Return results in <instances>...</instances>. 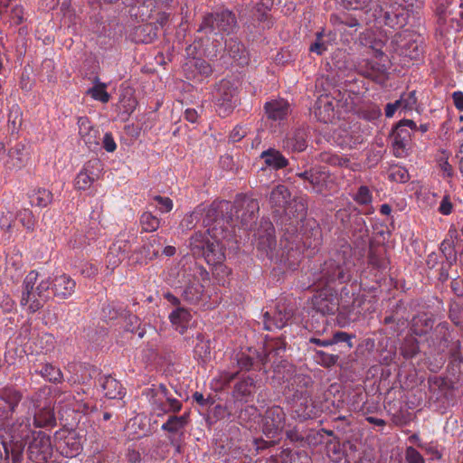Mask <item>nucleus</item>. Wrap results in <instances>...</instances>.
Listing matches in <instances>:
<instances>
[{"instance_id": "f257e3e1", "label": "nucleus", "mask_w": 463, "mask_h": 463, "mask_svg": "<svg viewBox=\"0 0 463 463\" xmlns=\"http://www.w3.org/2000/svg\"><path fill=\"white\" fill-rule=\"evenodd\" d=\"M260 211L258 200L248 195H241L234 203L229 201L213 202L207 209L203 225H213V230L227 232L229 228L241 225L251 229Z\"/></svg>"}, {"instance_id": "f03ea898", "label": "nucleus", "mask_w": 463, "mask_h": 463, "mask_svg": "<svg viewBox=\"0 0 463 463\" xmlns=\"http://www.w3.org/2000/svg\"><path fill=\"white\" fill-rule=\"evenodd\" d=\"M23 397L22 392L12 385L0 388V429L11 439L26 440L34 431L30 414L13 420Z\"/></svg>"}, {"instance_id": "7ed1b4c3", "label": "nucleus", "mask_w": 463, "mask_h": 463, "mask_svg": "<svg viewBox=\"0 0 463 463\" xmlns=\"http://www.w3.org/2000/svg\"><path fill=\"white\" fill-rule=\"evenodd\" d=\"M205 226L209 227L206 232H198L191 237V251L194 257H203L209 265L215 267L216 270L220 269L228 274L227 267L223 266L225 250L220 241V237H225V232L220 229L213 230V225Z\"/></svg>"}, {"instance_id": "20e7f679", "label": "nucleus", "mask_w": 463, "mask_h": 463, "mask_svg": "<svg viewBox=\"0 0 463 463\" xmlns=\"http://www.w3.org/2000/svg\"><path fill=\"white\" fill-rule=\"evenodd\" d=\"M352 266V249L350 245L344 244L332 258L323 263L317 281L325 286L335 281L345 283L351 279Z\"/></svg>"}, {"instance_id": "39448f33", "label": "nucleus", "mask_w": 463, "mask_h": 463, "mask_svg": "<svg viewBox=\"0 0 463 463\" xmlns=\"http://www.w3.org/2000/svg\"><path fill=\"white\" fill-rule=\"evenodd\" d=\"M390 44L394 53L410 60L418 61L423 53L422 42L420 35L410 31L395 33Z\"/></svg>"}, {"instance_id": "423d86ee", "label": "nucleus", "mask_w": 463, "mask_h": 463, "mask_svg": "<svg viewBox=\"0 0 463 463\" xmlns=\"http://www.w3.org/2000/svg\"><path fill=\"white\" fill-rule=\"evenodd\" d=\"M285 412L279 406H273L266 411L263 417L262 431L267 438L272 439V440L257 441L258 449H264L278 443L275 439L281 434L285 427Z\"/></svg>"}, {"instance_id": "0eeeda50", "label": "nucleus", "mask_w": 463, "mask_h": 463, "mask_svg": "<svg viewBox=\"0 0 463 463\" xmlns=\"http://www.w3.org/2000/svg\"><path fill=\"white\" fill-rule=\"evenodd\" d=\"M215 109L222 118L230 115L239 102L238 89L233 82L229 80H222L216 86Z\"/></svg>"}, {"instance_id": "6e6552de", "label": "nucleus", "mask_w": 463, "mask_h": 463, "mask_svg": "<svg viewBox=\"0 0 463 463\" xmlns=\"http://www.w3.org/2000/svg\"><path fill=\"white\" fill-rule=\"evenodd\" d=\"M146 396L149 397L153 410L158 411V415L170 411L178 412L182 408V403L170 394L165 384L153 385L146 391Z\"/></svg>"}, {"instance_id": "1a4fd4ad", "label": "nucleus", "mask_w": 463, "mask_h": 463, "mask_svg": "<svg viewBox=\"0 0 463 463\" xmlns=\"http://www.w3.org/2000/svg\"><path fill=\"white\" fill-rule=\"evenodd\" d=\"M237 26L235 14L229 10L207 14L199 27L198 31L209 29L210 32L218 30L227 34L232 33Z\"/></svg>"}, {"instance_id": "9d476101", "label": "nucleus", "mask_w": 463, "mask_h": 463, "mask_svg": "<svg viewBox=\"0 0 463 463\" xmlns=\"http://www.w3.org/2000/svg\"><path fill=\"white\" fill-rule=\"evenodd\" d=\"M28 458L35 463H44L52 455L51 438L42 430H35L32 434V440L28 444Z\"/></svg>"}, {"instance_id": "9b49d317", "label": "nucleus", "mask_w": 463, "mask_h": 463, "mask_svg": "<svg viewBox=\"0 0 463 463\" xmlns=\"http://www.w3.org/2000/svg\"><path fill=\"white\" fill-rule=\"evenodd\" d=\"M257 241V250L272 259L276 250L275 228L268 219H261L260 226L254 233Z\"/></svg>"}, {"instance_id": "f8f14e48", "label": "nucleus", "mask_w": 463, "mask_h": 463, "mask_svg": "<svg viewBox=\"0 0 463 463\" xmlns=\"http://www.w3.org/2000/svg\"><path fill=\"white\" fill-rule=\"evenodd\" d=\"M410 128L412 131L417 130L416 123L411 119H402L401 120L392 130V146L394 150V155L396 156H402L408 142L411 138V132L408 130Z\"/></svg>"}, {"instance_id": "ddd939ff", "label": "nucleus", "mask_w": 463, "mask_h": 463, "mask_svg": "<svg viewBox=\"0 0 463 463\" xmlns=\"http://www.w3.org/2000/svg\"><path fill=\"white\" fill-rule=\"evenodd\" d=\"M294 309L284 302H279L273 315L265 312L263 315V324L266 330L281 329L292 318Z\"/></svg>"}, {"instance_id": "4468645a", "label": "nucleus", "mask_w": 463, "mask_h": 463, "mask_svg": "<svg viewBox=\"0 0 463 463\" xmlns=\"http://www.w3.org/2000/svg\"><path fill=\"white\" fill-rule=\"evenodd\" d=\"M38 272L36 270H31L24 279L23 282V290L20 303L22 306H28V310L31 313H35L40 310L42 307H33L39 299L40 293H38V289L35 287Z\"/></svg>"}, {"instance_id": "2eb2a0df", "label": "nucleus", "mask_w": 463, "mask_h": 463, "mask_svg": "<svg viewBox=\"0 0 463 463\" xmlns=\"http://www.w3.org/2000/svg\"><path fill=\"white\" fill-rule=\"evenodd\" d=\"M163 244L164 241H162V238L158 235L150 236L146 243L132 253L131 257L134 262L139 265H146L149 261L159 256L160 248Z\"/></svg>"}, {"instance_id": "dca6fc26", "label": "nucleus", "mask_w": 463, "mask_h": 463, "mask_svg": "<svg viewBox=\"0 0 463 463\" xmlns=\"http://www.w3.org/2000/svg\"><path fill=\"white\" fill-rule=\"evenodd\" d=\"M301 240L307 248L317 250L323 241L322 229L314 219H305L300 228Z\"/></svg>"}, {"instance_id": "f3484780", "label": "nucleus", "mask_w": 463, "mask_h": 463, "mask_svg": "<svg viewBox=\"0 0 463 463\" xmlns=\"http://www.w3.org/2000/svg\"><path fill=\"white\" fill-rule=\"evenodd\" d=\"M57 449L66 458H74L81 451L80 437L74 431L57 433Z\"/></svg>"}, {"instance_id": "a211bd4d", "label": "nucleus", "mask_w": 463, "mask_h": 463, "mask_svg": "<svg viewBox=\"0 0 463 463\" xmlns=\"http://www.w3.org/2000/svg\"><path fill=\"white\" fill-rule=\"evenodd\" d=\"M312 305L317 312L324 316L334 315L338 310V299L336 294L331 289L317 292L312 298Z\"/></svg>"}, {"instance_id": "6ab92c4d", "label": "nucleus", "mask_w": 463, "mask_h": 463, "mask_svg": "<svg viewBox=\"0 0 463 463\" xmlns=\"http://www.w3.org/2000/svg\"><path fill=\"white\" fill-rule=\"evenodd\" d=\"M76 281L69 275L62 273L52 280L53 297L60 300H66L75 293Z\"/></svg>"}, {"instance_id": "aec40b11", "label": "nucleus", "mask_w": 463, "mask_h": 463, "mask_svg": "<svg viewBox=\"0 0 463 463\" xmlns=\"http://www.w3.org/2000/svg\"><path fill=\"white\" fill-rule=\"evenodd\" d=\"M367 259L369 266L373 269L383 271L389 268L390 260L387 257V250L381 242L370 241Z\"/></svg>"}, {"instance_id": "412c9836", "label": "nucleus", "mask_w": 463, "mask_h": 463, "mask_svg": "<svg viewBox=\"0 0 463 463\" xmlns=\"http://www.w3.org/2000/svg\"><path fill=\"white\" fill-rule=\"evenodd\" d=\"M7 156L5 167L8 170L21 169L29 160L30 147L26 144L17 143L8 150Z\"/></svg>"}, {"instance_id": "4be33fe9", "label": "nucleus", "mask_w": 463, "mask_h": 463, "mask_svg": "<svg viewBox=\"0 0 463 463\" xmlns=\"http://www.w3.org/2000/svg\"><path fill=\"white\" fill-rule=\"evenodd\" d=\"M307 128L297 127L289 131L283 140V147L292 152H302L307 146Z\"/></svg>"}, {"instance_id": "5701e85b", "label": "nucleus", "mask_w": 463, "mask_h": 463, "mask_svg": "<svg viewBox=\"0 0 463 463\" xmlns=\"http://www.w3.org/2000/svg\"><path fill=\"white\" fill-rule=\"evenodd\" d=\"M325 330L326 328L322 331L317 330L314 335L309 338V343L324 347L334 345L338 343H345L347 351L352 349L353 344L351 340L354 338V335L343 331H337L331 337L320 338L319 336L323 335Z\"/></svg>"}, {"instance_id": "b1692460", "label": "nucleus", "mask_w": 463, "mask_h": 463, "mask_svg": "<svg viewBox=\"0 0 463 463\" xmlns=\"http://www.w3.org/2000/svg\"><path fill=\"white\" fill-rule=\"evenodd\" d=\"M290 197L291 193L287 186L283 184L275 186L269 195V203L273 213L282 215Z\"/></svg>"}, {"instance_id": "393cba45", "label": "nucleus", "mask_w": 463, "mask_h": 463, "mask_svg": "<svg viewBox=\"0 0 463 463\" xmlns=\"http://www.w3.org/2000/svg\"><path fill=\"white\" fill-rule=\"evenodd\" d=\"M286 342L282 338L271 339L266 344L265 353L263 354H258L259 362L265 366L268 363L272 360L282 359V354L286 350Z\"/></svg>"}, {"instance_id": "a878e982", "label": "nucleus", "mask_w": 463, "mask_h": 463, "mask_svg": "<svg viewBox=\"0 0 463 463\" xmlns=\"http://www.w3.org/2000/svg\"><path fill=\"white\" fill-rule=\"evenodd\" d=\"M99 384L104 392V395L109 399H122L125 395V389L121 383L116 378L108 375H101L99 378Z\"/></svg>"}, {"instance_id": "bb28decb", "label": "nucleus", "mask_w": 463, "mask_h": 463, "mask_svg": "<svg viewBox=\"0 0 463 463\" xmlns=\"http://www.w3.org/2000/svg\"><path fill=\"white\" fill-rule=\"evenodd\" d=\"M273 375L271 379L278 384L288 382L295 373V367L284 359L272 360Z\"/></svg>"}, {"instance_id": "cd10ccee", "label": "nucleus", "mask_w": 463, "mask_h": 463, "mask_svg": "<svg viewBox=\"0 0 463 463\" xmlns=\"http://www.w3.org/2000/svg\"><path fill=\"white\" fill-rule=\"evenodd\" d=\"M31 370L51 383H57L62 380L61 371L50 363L35 361L31 365Z\"/></svg>"}, {"instance_id": "c85d7f7f", "label": "nucleus", "mask_w": 463, "mask_h": 463, "mask_svg": "<svg viewBox=\"0 0 463 463\" xmlns=\"http://www.w3.org/2000/svg\"><path fill=\"white\" fill-rule=\"evenodd\" d=\"M56 425V418L52 404L44 403L43 407L35 408L33 412L34 428L54 427Z\"/></svg>"}, {"instance_id": "c756f323", "label": "nucleus", "mask_w": 463, "mask_h": 463, "mask_svg": "<svg viewBox=\"0 0 463 463\" xmlns=\"http://www.w3.org/2000/svg\"><path fill=\"white\" fill-rule=\"evenodd\" d=\"M330 174L322 167H312L308 184L317 194H323L328 189Z\"/></svg>"}, {"instance_id": "7c9ffc66", "label": "nucleus", "mask_w": 463, "mask_h": 463, "mask_svg": "<svg viewBox=\"0 0 463 463\" xmlns=\"http://www.w3.org/2000/svg\"><path fill=\"white\" fill-rule=\"evenodd\" d=\"M265 113L269 119L277 121L286 118L289 111V104L285 99H274L265 103Z\"/></svg>"}, {"instance_id": "2f4dec72", "label": "nucleus", "mask_w": 463, "mask_h": 463, "mask_svg": "<svg viewBox=\"0 0 463 463\" xmlns=\"http://www.w3.org/2000/svg\"><path fill=\"white\" fill-rule=\"evenodd\" d=\"M460 349V342L457 341L454 348L450 352V359L447 369L448 373L456 382H458L463 374V356L461 355Z\"/></svg>"}, {"instance_id": "473e14b6", "label": "nucleus", "mask_w": 463, "mask_h": 463, "mask_svg": "<svg viewBox=\"0 0 463 463\" xmlns=\"http://www.w3.org/2000/svg\"><path fill=\"white\" fill-rule=\"evenodd\" d=\"M5 453V460L8 462L11 456L13 463H22L24 459V450L26 445L25 440L11 439L10 445L2 442Z\"/></svg>"}, {"instance_id": "72a5a7b5", "label": "nucleus", "mask_w": 463, "mask_h": 463, "mask_svg": "<svg viewBox=\"0 0 463 463\" xmlns=\"http://www.w3.org/2000/svg\"><path fill=\"white\" fill-rule=\"evenodd\" d=\"M316 118L324 123L332 122L335 118V109L333 102L327 97L319 98L315 105Z\"/></svg>"}, {"instance_id": "f704fd0d", "label": "nucleus", "mask_w": 463, "mask_h": 463, "mask_svg": "<svg viewBox=\"0 0 463 463\" xmlns=\"http://www.w3.org/2000/svg\"><path fill=\"white\" fill-rule=\"evenodd\" d=\"M100 165L99 160L89 161L87 165L81 170L76 176L74 186L77 190H86L90 187L96 177L92 172H90L89 168H95Z\"/></svg>"}, {"instance_id": "c9c22d12", "label": "nucleus", "mask_w": 463, "mask_h": 463, "mask_svg": "<svg viewBox=\"0 0 463 463\" xmlns=\"http://www.w3.org/2000/svg\"><path fill=\"white\" fill-rule=\"evenodd\" d=\"M383 20L385 25L392 28H402L407 24V13L401 6H392L384 11Z\"/></svg>"}, {"instance_id": "e433bc0d", "label": "nucleus", "mask_w": 463, "mask_h": 463, "mask_svg": "<svg viewBox=\"0 0 463 463\" xmlns=\"http://www.w3.org/2000/svg\"><path fill=\"white\" fill-rule=\"evenodd\" d=\"M289 390L292 391L295 398H302L307 394L308 388L312 385L311 377L306 374H293Z\"/></svg>"}, {"instance_id": "4c0bfd02", "label": "nucleus", "mask_w": 463, "mask_h": 463, "mask_svg": "<svg viewBox=\"0 0 463 463\" xmlns=\"http://www.w3.org/2000/svg\"><path fill=\"white\" fill-rule=\"evenodd\" d=\"M319 160L322 163L330 165L332 166L345 167L352 171H356L359 165L358 164L351 163L350 159L346 156L332 154L330 152L321 153L319 155Z\"/></svg>"}, {"instance_id": "58836bf2", "label": "nucleus", "mask_w": 463, "mask_h": 463, "mask_svg": "<svg viewBox=\"0 0 463 463\" xmlns=\"http://www.w3.org/2000/svg\"><path fill=\"white\" fill-rule=\"evenodd\" d=\"M260 157L268 166L276 170L285 168L288 165V160L279 150L274 148L263 151Z\"/></svg>"}, {"instance_id": "ea45409f", "label": "nucleus", "mask_w": 463, "mask_h": 463, "mask_svg": "<svg viewBox=\"0 0 463 463\" xmlns=\"http://www.w3.org/2000/svg\"><path fill=\"white\" fill-rule=\"evenodd\" d=\"M188 424V414L181 416H169L167 420L162 425V430L168 432L169 436L175 437V434H183V430Z\"/></svg>"}, {"instance_id": "a19ab883", "label": "nucleus", "mask_w": 463, "mask_h": 463, "mask_svg": "<svg viewBox=\"0 0 463 463\" xmlns=\"http://www.w3.org/2000/svg\"><path fill=\"white\" fill-rule=\"evenodd\" d=\"M434 321L427 314L414 317L411 321V330L419 336L427 335L433 328Z\"/></svg>"}, {"instance_id": "79ce46f5", "label": "nucleus", "mask_w": 463, "mask_h": 463, "mask_svg": "<svg viewBox=\"0 0 463 463\" xmlns=\"http://www.w3.org/2000/svg\"><path fill=\"white\" fill-rule=\"evenodd\" d=\"M307 201L302 197H298L293 200L289 199L283 214L287 215L288 218L296 217L302 220L307 213Z\"/></svg>"}, {"instance_id": "37998d69", "label": "nucleus", "mask_w": 463, "mask_h": 463, "mask_svg": "<svg viewBox=\"0 0 463 463\" xmlns=\"http://www.w3.org/2000/svg\"><path fill=\"white\" fill-rule=\"evenodd\" d=\"M51 395V388L49 386H43L38 389L35 392H33L31 396L27 397L26 401H28L33 408L43 407L44 403L52 404V401L50 398Z\"/></svg>"}, {"instance_id": "c03bdc74", "label": "nucleus", "mask_w": 463, "mask_h": 463, "mask_svg": "<svg viewBox=\"0 0 463 463\" xmlns=\"http://www.w3.org/2000/svg\"><path fill=\"white\" fill-rule=\"evenodd\" d=\"M203 293V286L200 282H194L185 287L182 297L188 303L195 304L202 299Z\"/></svg>"}, {"instance_id": "a18cd8bd", "label": "nucleus", "mask_w": 463, "mask_h": 463, "mask_svg": "<svg viewBox=\"0 0 463 463\" xmlns=\"http://www.w3.org/2000/svg\"><path fill=\"white\" fill-rule=\"evenodd\" d=\"M401 354L405 359H411L420 352L418 340L413 335L406 336L400 347Z\"/></svg>"}, {"instance_id": "49530a36", "label": "nucleus", "mask_w": 463, "mask_h": 463, "mask_svg": "<svg viewBox=\"0 0 463 463\" xmlns=\"http://www.w3.org/2000/svg\"><path fill=\"white\" fill-rule=\"evenodd\" d=\"M254 387V379L252 377L248 376L235 384L233 389V396L237 399L250 396L252 393V388Z\"/></svg>"}, {"instance_id": "de8ad7c7", "label": "nucleus", "mask_w": 463, "mask_h": 463, "mask_svg": "<svg viewBox=\"0 0 463 463\" xmlns=\"http://www.w3.org/2000/svg\"><path fill=\"white\" fill-rule=\"evenodd\" d=\"M169 319L173 325L180 326L182 327L180 332L184 333L186 324L191 319V314L188 309L178 307L169 315Z\"/></svg>"}, {"instance_id": "09e8293b", "label": "nucleus", "mask_w": 463, "mask_h": 463, "mask_svg": "<svg viewBox=\"0 0 463 463\" xmlns=\"http://www.w3.org/2000/svg\"><path fill=\"white\" fill-rule=\"evenodd\" d=\"M194 69L198 74L203 77H209L213 73L211 64L203 59L194 58L184 64V71Z\"/></svg>"}, {"instance_id": "8fccbe9b", "label": "nucleus", "mask_w": 463, "mask_h": 463, "mask_svg": "<svg viewBox=\"0 0 463 463\" xmlns=\"http://www.w3.org/2000/svg\"><path fill=\"white\" fill-rule=\"evenodd\" d=\"M330 22L334 26H346L349 28H354V31L360 26L359 21L348 14H331Z\"/></svg>"}, {"instance_id": "3c124183", "label": "nucleus", "mask_w": 463, "mask_h": 463, "mask_svg": "<svg viewBox=\"0 0 463 463\" xmlns=\"http://www.w3.org/2000/svg\"><path fill=\"white\" fill-rule=\"evenodd\" d=\"M196 340L197 343L194 350V355L203 362H206L210 358L211 354L210 342L208 340H204L201 334L197 335Z\"/></svg>"}, {"instance_id": "603ef678", "label": "nucleus", "mask_w": 463, "mask_h": 463, "mask_svg": "<svg viewBox=\"0 0 463 463\" xmlns=\"http://www.w3.org/2000/svg\"><path fill=\"white\" fill-rule=\"evenodd\" d=\"M53 199L52 193L44 188H39L32 195L31 204L39 207H46L52 203Z\"/></svg>"}, {"instance_id": "864d4df0", "label": "nucleus", "mask_w": 463, "mask_h": 463, "mask_svg": "<svg viewBox=\"0 0 463 463\" xmlns=\"http://www.w3.org/2000/svg\"><path fill=\"white\" fill-rule=\"evenodd\" d=\"M339 358L338 354H328L323 350H315V361L325 368H330L335 365Z\"/></svg>"}, {"instance_id": "5fc2aeb1", "label": "nucleus", "mask_w": 463, "mask_h": 463, "mask_svg": "<svg viewBox=\"0 0 463 463\" xmlns=\"http://www.w3.org/2000/svg\"><path fill=\"white\" fill-rule=\"evenodd\" d=\"M142 232H152L160 226V220L151 213H144L140 217Z\"/></svg>"}, {"instance_id": "6e6d98bb", "label": "nucleus", "mask_w": 463, "mask_h": 463, "mask_svg": "<svg viewBox=\"0 0 463 463\" xmlns=\"http://www.w3.org/2000/svg\"><path fill=\"white\" fill-rule=\"evenodd\" d=\"M119 241L114 243L110 248H109V250L107 254V262L109 264V266H111L112 267V269L114 268H116L117 266H118V264L120 263V259L118 258L117 256V253L119 252V251H124L126 250V247H127V244L128 243V241H121L122 243H124V245H121V244H118Z\"/></svg>"}, {"instance_id": "4d7b16f0", "label": "nucleus", "mask_w": 463, "mask_h": 463, "mask_svg": "<svg viewBox=\"0 0 463 463\" xmlns=\"http://www.w3.org/2000/svg\"><path fill=\"white\" fill-rule=\"evenodd\" d=\"M35 287L38 289V293H40V299L37 302H35L36 304L33 305V307H43V305L50 298V292L49 291H50V288H52V281H50L49 279H43Z\"/></svg>"}, {"instance_id": "13d9d810", "label": "nucleus", "mask_w": 463, "mask_h": 463, "mask_svg": "<svg viewBox=\"0 0 463 463\" xmlns=\"http://www.w3.org/2000/svg\"><path fill=\"white\" fill-rule=\"evenodd\" d=\"M87 93L91 96L92 99L99 100L102 103L109 102L110 95L106 90L105 83H97L92 88L89 89Z\"/></svg>"}, {"instance_id": "bf43d9fd", "label": "nucleus", "mask_w": 463, "mask_h": 463, "mask_svg": "<svg viewBox=\"0 0 463 463\" xmlns=\"http://www.w3.org/2000/svg\"><path fill=\"white\" fill-rule=\"evenodd\" d=\"M125 312V309L118 307L114 303H108L102 307V317L106 320H115L124 316Z\"/></svg>"}, {"instance_id": "052dcab7", "label": "nucleus", "mask_w": 463, "mask_h": 463, "mask_svg": "<svg viewBox=\"0 0 463 463\" xmlns=\"http://www.w3.org/2000/svg\"><path fill=\"white\" fill-rule=\"evenodd\" d=\"M125 321H126V330L130 331L132 333L137 332L138 336L142 338L145 335L144 328H140V323L139 319L137 316L132 314H128V316H125Z\"/></svg>"}, {"instance_id": "680f3d73", "label": "nucleus", "mask_w": 463, "mask_h": 463, "mask_svg": "<svg viewBox=\"0 0 463 463\" xmlns=\"http://www.w3.org/2000/svg\"><path fill=\"white\" fill-rule=\"evenodd\" d=\"M353 199L359 205H368L372 203L373 196L368 186L361 185Z\"/></svg>"}, {"instance_id": "e2e57ef3", "label": "nucleus", "mask_w": 463, "mask_h": 463, "mask_svg": "<svg viewBox=\"0 0 463 463\" xmlns=\"http://www.w3.org/2000/svg\"><path fill=\"white\" fill-rule=\"evenodd\" d=\"M81 139L90 150H97L100 144V133L98 128H94L87 133Z\"/></svg>"}, {"instance_id": "0e129e2a", "label": "nucleus", "mask_w": 463, "mask_h": 463, "mask_svg": "<svg viewBox=\"0 0 463 463\" xmlns=\"http://www.w3.org/2000/svg\"><path fill=\"white\" fill-rule=\"evenodd\" d=\"M400 102V106L402 109L404 110H412L417 103V98L415 91H411L409 93H403L401 98L398 99Z\"/></svg>"}, {"instance_id": "69168bd1", "label": "nucleus", "mask_w": 463, "mask_h": 463, "mask_svg": "<svg viewBox=\"0 0 463 463\" xmlns=\"http://www.w3.org/2000/svg\"><path fill=\"white\" fill-rule=\"evenodd\" d=\"M324 33L323 31L317 32L316 33V41L310 44L309 52H315L317 55H322L327 50V44L323 40Z\"/></svg>"}, {"instance_id": "338daca9", "label": "nucleus", "mask_w": 463, "mask_h": 463, "mask_svg": "<svg viewBox=\"0 0 463 463\" xmlns=\"http://www.w3.org/2000/svg\"><path fill=\"white\" fill-rule=\"evenodd\" d=\"M19 222L28 231H33L34 227V217L32 211L24 209L18 213Z\"/></svg>"}, {"instance_id": "774afa93", "label": "nucleus", "mask_w": 463, "mask_h": 463, "mask_svg": "<svg viewBox=\"0 0 463 463\" xmlns=\"http://www.w3.org/2000/svg\"><path fill=\"white\" fill-rule=\"evenodd\" d=\"M404 457L406 463H425L423 456L411 446L406 448Z\"/></svg>"}]
</instances>
